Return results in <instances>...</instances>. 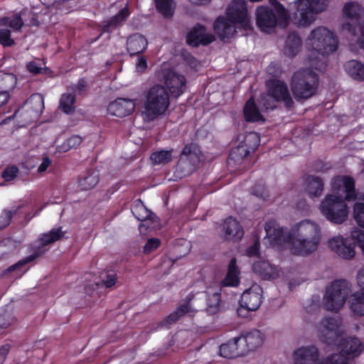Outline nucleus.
Instances as JSON below:
<instances>
[{
	"label": "nucleus",
	"instance_id": "5fc2aeb1",
	"mask_svg": "<svg viewBox=\"0 0 364 364\" xmlns=\"http://www.w3.org/2000/svg\"><path fill=\"white\" fill-rule=\"evenodd\" d=\"M2 81V88H6L7 83H13L14 82V77L12 75L5 74L0 75Z\"/></svg>",
	"mask_w": 364,
	"mask_h": 364
},
{
	"label": "nucleus",
	"instance_id": "f03ea898",
	"mask_svg": "<svg viewBox=\"0 0 364 364\" xmlns=\"http://www.w3.org/2000/svg\"><path fill=\"white\" fill-rule=\"evenodd\" d=\"M266 240L277 250L288 249L293 254L308 255L316 250L320 242V228L316 223L304 220L287 232L274 220L264 226Z\"/></svg>",
	"mask_w": 364,
	"mask_h": 364
},
{
	"label": "nucleus",
	"instance_id": "a211bd4d",
	"mask_svg": "<svg viewBox=\"0 0 364 364\" xmlns=\"http://www.w3.org/2000/svg\"><path fill=\"white\" fill-rule=\"evenodd\" d=\"M245 141V145L238 146L231 151L228 158L229 163L230 161H239L254 151L259 144V136L256 133H250L246 136Z\"/></svg>",
	"mask_w": 364,
	"mask_h": 364
},
{
	"label": "nucleus",
	"instance_id": "338daca9",
	"mask_svg": "<svg viewBox=\"0 0 364 364\" xmlns=\"http://www.w3.org/2000/svg\"><path fill=\"white\" fill-rule=\"evenodd\" d=\"M259 187L261 188V189H262V190H263V189H264V187H263V186H259Z\"/></svg>",
	"mask_w": 364,
	"mask_h": 364
},
{
	"label": "nucleus",
	"instance_id": "2f4dec72",
	"mask_svg": "<svg viewBox=\"0 0 364 364\" xmlns=\"http://www.w3.org/2000/svg\"><path fill=\"white\" fill-rule=\"evenodd\" d=\"M301 47V38L295 33L289 34L286 41L284 53L290 57H294L299 53Z\"/></svg>",
	"mask_w": 364,
	"mask_h": 364
},
{
	"label": "nucleus",
	"instance_id": "774afa93",
	"mask_svg": "<svg viewBox=\"0 0 364 364\" xmlns=\"http://www.w3.org/2000/svg\"><path fill=\"white\" fill-rule=\"evenodd\" d=\"M2 257H3V255H1L0 256V259H1Z\"/></svg>",
	"mask_w": 364,
	"mask_h": 364
},
{
	"label": "nucleus",
	"instance_id": "8fccbe9b",
	"mask_svg": "<svg viewBox=\"0 0 364 364\" xmlns=\"http://www.w3.org/2000/svg\"><path fill=\"white\" fill-rule=\"evenodd\" d=\"M59 108L65 113H68V95L64 94L60 100Z\"/></svg>",
	"mask_w": 364,
	"mask_h": 364
},
{
	"label": "nucleus",
	"instance_id": "4be33fe9",
	"mask_svg": "<svg viewBox=\"0 0 364 364\" xmlns=\"http://www.w3.org/2000/svg\"><path fill=\"white\" fill-rule=\"evenodd\" d=\"M215 41V36L206 32L202 26H196L188 33L187 43L192 46H198L200 44L208 45Z\"/></svg>",
	"mask_w": 364,
	"mask_h": 364
},
{
	"label": "nucleus",
	"instance_id": "6ab92c4d",
	"mask_svg": "<svg viewBox=\"0 0 364 364\" xmlns=\"http://www.w3.org/2000/svg\"><path fill=\"white\" fill-rule=\"evenodd\" d=\"M26 123L37 119L44 109V99L41 94H34L26 102Z\"/></svg>",
	"mask_w": 364,
	"mask_h": 364
},
{
	"label": "nucleus",
	"instance_id": "c756f323",
	"mask_svg": "<svg viewBox=\"0 0 364 364\" xmlns=\"http://www.w3.org/2000/svg\"><path fill=\"white\" fill-rule=\"evenodd\" d=\"M132 212L139 220L144 222L140 228L149 226V220H152V213L144 205L141 200L134 203L132 208Z\"/></svg>",
	"mask_w": 364,
	"mask_h": 364
},
{
	"label": "nucleus",
	"instance_id": "c03bdc74",
	"mask_svg": "<svg viewBox=\"0 0 364 364\" xmlns=\"http://www.w3.org/2000/svg\"><path fill=\"white\" fill-rule=\"evenodd\" d=\"M161 244V241L158 238L149 239L144 247V251L146 254H149L156 250Z\"/></svg>",
	"mask_w": 364,
	"mask_h": 364
},
{
	"label": "nucleus",
	"instance_id": "864d4df0",
	"mask_svg": "<svg viewBox=\"0 0 364 364\" xmlns=\"http://www.w3.org/2000/svg\"><path fill=\"white\" fill-rule=\"evenodd\" d=\"M82 137L79 135H73L70 137V149L76 148L82 143Z\"/></svg>",
	"mask_w": 364,
	"mask_h": 364
},
{
	"label": "nucleus",
	"instance_id": "680f3d73",
	"mask_svg": "<svg viewBox=\"0 0 364 364\" xmlns=\"http://www.w3.org/2000/svg\"><path fill=\"white\" fill-rule=\"evenodd\" d=\"M191 3L197 4V5H202L205 4L210 1V0H188Z\"/></svg>",
	"mask_w": 364,
	"mask_h": 364
},
{
	"label": "nucleus",
	"instance_id": "2eb2a0df",
	"mask_svg": "<svg viewBox=\"0 0 364 364\" xmlns=\"http://www.w3.org/2000/svg\"><path fill=\"white\" fill-rule=\"evenodd\" d=\"M86 283L85 284V294L94 298L98 297L97 291L100 288L113 287L117 282V274L114 272L106 273L100 279L97 277L87 275L86 277Z\"/></svg>",
	"mask_w": 364,
	"mask_h": 364
},
{
	"label": "nucleus",
	"instance_id": "f704fd0d",
	"mask_svg": "<svg viewBox=\"0 0 364 364\" xmlns=\"http://www.w3.org/2000/svg\"><path fill=\"white\" fill-rule=\"evenodd\" d=\"M172 152L173 149L155 151L151 155L150 159L154 165L166 164L171 161Z\"/></svg>",
	"mask_w": 364,
	"mask_h": 364
},
{
	"label": "nucleus",
	"instance_id": "aec40b11",
	"mask_svg": "<svg viewBox=\"0 0 364 364\" xmlns=\"http://www.w3.org/2000/svg\"><path fill=\"white\" fill-rule=\"evenodd\" d=\"M136 107L134 100L126 98H119L111 102L107 107V112L119 117H124L131 114Z\"/></svg>",
	"mask_w": 364,
	"mask_h": 364
},
{
	"label": "nucleus",
	"instance_id": "72a5a7b5",
	"mask_svg": "<svg viewBox=\"0 0 364 364\" xmlns=\"http://www.w3.org/2000/svg\"><path fill=\"white\" fill-rule=\"evenodd\" d=\"M306 191L311 196H320L323 191L322 181L316 176H308L306 180Z\"/></svg>",
	"mask_w": 364,
	"mask_h": 364
},
{
	"label": "nucleus",
	"instance_id": "603ef678",
	"mask_svg": "<svg viewBox=\"0 0 364 364\" xmlns=\"http://www.w3.org/2000/svg\"><path fill=\"white\" fill-rule=\"evenodd\" d=\"M10 350V346L6 344L0 348V364H3L6 360V355Z\"/></svg>",
	"mask_w": 364,
	"mask_h": 364
},
{
	"label": "nucleus",
	"instance_id": "f257e3e1",
	"mask_svg": "<svg viewBox=\"0 0 364 364\" xmlns=\"http://www.w3.org/2000/svg\"><path fill=\"white\" fill-rule=\"evenodd\" d=\"M318 339L327 345H336L341 353H333L318 360V349L314 346H302L293 353L294 364H349L348 360L360 354L363 346L357 338H341V319L339 316L325 317L317 325Z\"/></svg>",
	"mask_w": 364,
	"mask_h": 364
},
{
	"label": "nucleus",
	"instance_id": "e2e57ef3",
	"mask_svg": "<svg viewBox=\"0 0 364 364\" xmlns=\"http://www.w3.org/2000/svg\"><path fill=\"white\" fill-rule=\"evenodd\" d=\"M254 194H255V195H256V196H257L263 197V194H262V192H261V193H259V192H258V191H254Z\"/></svg>",
	"mask_w": 364,
	"mask_h": 364
},
{
	"label": "nucleus",
	"instance_id": "13d9d810",
	"mask_svg": "<svg viewBox=\"0 0 364 364\" xmlns=\"http://www.w3.org/2000/svg\"><path fill=\"white\" fill-rule=\"evenodd\" d=\"M11 324V321L6 315L0 314V329L6 328Z\"/></svg>",
	"mask_w": 364,
	"mask_h": 364
},
{
	"label": "nucleus",
	"instance_id": "ddd939ff",
	"mask_svg": "<svg viewBox=\"0 0 364 364\" xmlns=\"http://www.w3.org/2000/svg\"><path fill=\"white\" fill-rule=\"evenodd\" d=\"M202 159L200 149L196 144L186 145L176 166L175 172L176 176L182 178L189 175L200 165Z\"/></svg>",
	"mask_w": 364,
	"mask_h": 364
},
{
	"label": "nucleus",
	"instance_id": "6e6d98bb",
	"mask_svg": "<svg viewBox=\"0 0 364 364\" xmlns=\"http://www.w3.org/2000/svg\"><path fill=\"white\" fill-rule=\"evenodd\" d=\"M27 69L29 70V72L33 74L39 73L42 70V68L39 67L35 62L28 63L27 64Z\"/></svg>",
	"mask_w": 364,
	"mask_h": 364
},
{
	"label": "nucleus",
	"instance_id": "6e6552de",
	"mask_svg": "<svg viewBox=\"0 0 364 364\" xmlns=\"http://www.w3.org/2000/svg\"><path fill=\"white\" fill-rule=\"evenodd\" d=\"M362 6L357 1L346 2L342 9V32L355 36V25L359 26L360 37L358 38L360 47L364 51V18H360Z\"/></svg>",
	"mask_w": 364,
	"mask_h": 364
},
{
	"label": "nucleus",
	"instance_id": "3c124183",
	"mask_svg": "<svg viewBox=\"0 0 364 364\" xmlns=\"http://www.w3.org/2000/svg\"><path fill=\"white\" fill-rule=\"evenodd\" d=\"M259 242H255L253 245L249 247L246 250V254L249 257H253L258 255L259 252Z\"/></svg>",
	"mask_w": 364,
	"mask_h": 364
},
{
	"label": "nucleus",
	"instance_id": "c85d7f7f",
	"mask_svg": "<svg viewBox=\"0 0 364 364\" xmlns=\"http://www.w3.org/2000/svg\"><path fill=\"white\" fill-rule=\"evenodd\" d=\"M344 68L348 75L354 80L364 81V64L355 60L348 61Z\"/></svg>",
	"mask_w": 364,
	"mask_h": 364
},
{
	"label": "nucleus",
	"instance_id": "4468645a",
	"mask_svg": "<svg viewBox=\"0 0 364 364\" xmlns=\"http://www.w3.org/2000/svg\"><path fill=\"white\" fill-rule=\"evenodd\" d=\"M65 230L63 231L61 228H54L47 233L42 234L33 243V249L36 252L19 261L14 265L11 266L9 268V270L14 271L18 267L23 266L28 262L34 260L44 252V250H41L43 247L59 240L65 235Z\"/></svg>",
	"mask_w": 364,
	"mask_h": 364
},
{
	"label": "nucleus",
	"instance_id": "a18cd8bd",
	"mask_svg": "<svg viewBox=\"0 0 364 364\" xmlns=\"http://www.w3.org/2000/svg\"><path fill=\"white\" fill-rule=\"evenodd\" d=\"M351 237L353 240L357 241L364 254V231L356 228L351 232Z\"/></svg>",
	"mask_w": 364,
	"mask_h": 364
},
{
	"label": "nucleus",
	"instance_id": "ea45409f",
	"mask_svg": "<svg viewBox=\"0 0 364 364\" xmlns=\"http://www.w3.org/2000/svg\"><path fill=\"white\" fill-rule=\"evenodd\" d=\"M220 301V294L214 293L207 299V309L208 314H213L218 311Z\"/></svg>",
	"mask_w": 364,
	"mask_h": 364
},
{
	"label": "nucleus",
	"instance_id": "423d86ee",
	"mask_svg": "<svg viewBox=\"0 0 364 364\" xmlns=\"http://www.w3.org/2000/svg\"><path fill=\"white\" fill-rule=\"evenodd\" d=\"M258 27L265 33H269L277 25L285 27L288 23L286 9L277 0H271L269 6H260L256 11Z\"/></svg>",
	"mask_w": 364,
	"mask_h": 364
},
{
	"label": "nucleus",
	"instance_id": "c9c22d12",
	"mask_svg": "<svg viewBox=\"0 0 364 364\" xmlns=\"http://www.w3.org/2000/svg\"><path fill=\"white\" fill-rule=\"evenodd\" d=\"M350 309L356 314L364 315V291L354 294L350 300Z\"/></svg>",
	"mask_w": 364,
	"mask_h": 364
},
{
	"label": "nucleus",
	"instance_id": "de8ad7c7",
	"mask_svg": "<svg viewBox=\"0 0 364 364\" xmlns=\"http://www.w3.org/2000/svg\"><path fill=\"white\" fill-rule=\"evenodd\" d=\"M51 164H52L51 159L45 155L43 156L42 162L38 166L37 171L39 173H44L51 166Z\"/></svg>",
	"mask_w": 364,
	"mask_h": 364
},
{
	"label": "nucleus",
	"instance_id": "dca6fc26",
	"mask_svg": "<svg viewBox=\"0 0 364 364\" xmlns=\"http://www.w3.org/2000/svg\"><path fill=\"white\" fill-rule=\"evenodd\" d=\"M329 249L339 257L351 259L355 255V245L341 235L333 236L328 241Z\"/></svg>",
	"mask_w": 364,
	"mask_h": 364
},
{
	"label": "nucleus",
	"instance_id": "f8f14e48",
	"mask_svg": "<svg viewBox=\"0 0 364 364\" xmlns=\"http://www.w3.org/2000/svg\"><path fill=\"white\" fill-rule=\"evenodd\" d=\"M350 293L348 284L346 280L333 282L326 289L323 305L328 311H337L344 305Z\"/></svg>",
	"mask_w": 364,
	"mask_h": 364
},
{
	"label": "nucleus",
	"instance_id": "bb28decb",
	"mask_svg": "<svg viewBox=\"0 0 364 364\" xmlns=\"http://www.w3.org/2000/svg\"><path fill=\"white\" fill-rule=\"evenodd\" d=\"M148 46L146 38L139 33L130 36L127 41V48L131 55L144 52Z\"/></svg>",
	"mask_w": 364,
	"mask_h": 364
},
{
	"label": "nucleus",
	"instance_id": "69168bd1",
	"mask_svg": "<svg viewBox=\"0 0 364 364\" xmlns=\"http://www.w3.org/2000/svg\"><path fill=\"white\" fill-rule=\"evenodd\" d=\"M201 296H201L200 298H203H203H205V294L204 293H202V294H201Z\"/></svg>",
	"mask_w": 364,
	"mask_h": 364
},
{
	"label": "nucleus",
	"instance_id": "a19ab883",
	"mask_svg": "<svg viewBox=\"0 0 364 364\" xmlns=\"http://www.w3.org/2000/svg\"><path fill=\"white\" fill-rule=\"evenodd\" d=\"M21 206H18L12 208V210H4L0 216V230L8 226L11 222L12 216L16 213L18 208Z\"/></svg>",
	"mask_w": 364,
	"mask_h": 364
},
{
	"label": "nucleus",
	"instance_id": "5701e85b",
	"mask_svg": "<svg viewBox=\"0 0 364 364\" xmlns=\"http://www.w3.org/2000/svg\"><path fill=\"white\" fill-rule=\"evenodd\" d=\"M239 341L245 354L261 346L263 343V336L260 331H253L245 336H239Z\"/></svg>",
	"mask_w": 364,
	"mask_h": 364
},
{
	"label": "nucleus",
	"instance_id": "7ed1b4c3",
	"mask_svg": "<svg viewBox=\"0 0 364 364\" xmlns=\"http://www.w3.org/2000/svg\"><path fill=\"white\" fill-rule=\"evenodd\" d=\"M333 193L326 196L319 209L326 218L335 224L343 223L348 218V210L346 200L357 198L353 178L339 176L332 182Z\"/></svg>",
	"mask_w": 364,
	"mask_h": 364
},
{
	"label": "nucleus",
	"instance_id": "412c9836",
	"mask_svg": "<svg viewBox=\"0 0 364 364\" xmlns=\"http://www.w3.org/2000/svg\"><path fill=\"white\" fill-rule=\"evenodd\" d=\"M253 272L262 279L272 280L277 279L281 275V270L275 265L271 264L269 262L259 260L252 265Z\"/></svg>",
	"mask_w": 364,
	"mask_h": 364
},
{
	"label": "nucleus",
	"instance_id": "0eeeda50",
	"mask_svg": "<svg viewBox=\"0 0 364 364\" xmlns=\"http://www.w3.org/2000/svg\"><path fill=\"white\" fill-rule=\"evenodd\" d=\"M306 65L308 68L299 70L292 76L291 88L296 100H306L312 97L318 87V75L313 70L315 68Z\"/></svg>",
	"mask_w": 364,
	"mask_h": 364
},
{
	"label": "nucleus",
	"instance_id": "393cba45",
	"mask_svg": "<svg viewBox=\"0 0 364 364\" xmlns=\"http://www.w3.org/2000/svg\"><path fill=\"white\" fill-rule=\"evenodd\" d=\"M222 230L226 240H238L243 236V230L239 222L229 217L223 222Z\"/></svg>",
	"mask_w": 364,
	"mask_h": 364
},
{
	"label": "nucleus",
	"instance_id": "e433bc0d",
	"mask_svg": "<svg viewBox=\"0 0 364 364\" xmlns=\"http://www.w3.org/2000/svg\"><path fill=\"white\" fill-rule=\"evenodd\" d=\"M156 9L166 17L173 15L175 9L173 0H154Z\"/></svg>",
	"mask_w": 364,
	"mask_h": 364
},
{
	"label": "nucleus",
	"instance_id": "052dcab7",
	"mask_svg": "<svg viewBox=\"0 0 364 364\" xmlns=\"http://www.w3.org/2000/svg\"><path fill=\"white\" fill-rule=\"evenodd\" d=\"M85 86H86L85 81L84 80H81L78 82L77 87H76V88L73 87L72 89L74 90L75 92L80 93L82 91L83 88L85 87Z\"/></svg>",
	"mask_w": 364,
	"mask_h": 364
},
{
	"label": "nucleus",
	"instance_id": "4d7b16f0",
	"mask_svg": "<svg viewBox=\"0 0 364 364\" xmlns=\"http://www.w3.org/2000/svg\"><path fill=\"white\" fill-rule=\"evenodd\" d=\"M344 35H346L347 36V38H350V46H354V43L356 44L358 46V48H360V49H362L360 47V45L358 42V38L360 37V34L359 36L357 35L356 32L355 31V36H352L351 35H350L349 33H346V32H343ZM351 49H354L353 47H351Z\"/></svg>",
	"mask_w": 364,
	"mask_h": 364
},
{
	"label": "nucleus",
	"instance_id": "4c0bfd02",
	"mask_svg": "<svg viewBox=\"0 0 364 364\" xmlns=\"http://www.w3.org/2000/svg\"><path fill=\"white\" fill-rule=\"evenodd\" d=\"M23 26V21L19 15L12 17H4L0 18V27L9 26L14 31H19Z\"/></svg>",
	"mask_w": 364,
	"mask_h": 364
},
{
	"label": "nucleus",
	"instance_id": "a878e982",
	"mask_svg": "<svg viewBox=\"0 0 364 364\" xmlns=\"http://www.w3.org/2000/svg\"><path fill=\"white\" fill-rule=\"evenodd\" d=\"M219 353L224 358H233L244 355V350L239 341V337H235L222 344L220 346Z\"/></svg>",
	"mask_w": 364,
	"mask_h": 364
},
{
	"label": "nucleus",
	"instance_id": "473e14b6",
	"mask_svg": "<svg viewBox=\"0 0 364 364\" xmlns=\"http://www.w3.org/2000/svg\"><path fill=\"white\" fill-rule=\"evenodd\" d=\"M244 114L246 120L248 122L264 121V118L257 109L252 98L246 102L244 108Z\"/></svg>",
	"mask_w": 364,
	"mask_h": 364
},
{
	"label": "nucleus",
	"instance_id": "20e7f679",
	"mask_svg": "<svg viewBox=\"0 0 364 364\" xmlns=\"http://www.w3.org/2000/svg\"><path fill=\"white\" fill-rule=\"evenodd\" d=\"M338 47V38L331 31L323 26L313 29L305 41L308 52L305 64L315 70H324L326 57L336 52Z\"/></svg>",
	"mask_w": 364,
	"mask_h": 364
},
{
	"label": "nucleus",
	"instance_id": "f3484780",
	"mask_svg": "<svg viewBox=\"0 0 364 364\" xmlns=\"http://www.w3.org/2000/svg\"><path fill=\"white\" fill-rule=\"evenodd\" d=\"M262 289L258 284H253L245 291L240 299V307L248 311L257 310L262 302Z\"/></svg>",
	"mask_w": 364,
	"mask_h": 364
},
{
	"label": "nucleus",
	"instance_id": "b1692460",
	"mask_svg": "<svg viewBox=\"0 0 364 364\" xmlns=\"http://www.w3.org/2000/svg\"><path fill=\"white\" fill-rule=\"evenodd\" d=\"M193 294L188 295L186 297L184 303L181 304L174 312L167 316L164 321L165 325H168L176 321L181 316L184 314H188L190 316L194 315L195 312L196 311V309L195 306H193L191 304V301L193 299Z\"/></svg>",
	"mask_w": 364,
	"mask_h": 364
},
{
	"label": "nucleus",
	"instance_id": "39448f33",
	"mask_svg": "<svg viewBox=\"0 0 364 364\" xmlns=\"http://www.w3.org/2000/svg\"><path fill=\"white\" fill-rule=\"evenodd\" d=\"M170 105L169 95L164 87L156 84L144 94L143 114L148 121H153L164 114Z\"/></svg>",
	"mask_w": 364,
	"mask_h": 364
},
{
	"label": "nucleus",
	"instance_id": "7c9ffc66",
	"mask_svg": "<svg viewBox=\"0 0 364 364\" xmlns=\"http://www.w3.org/2000/svg\"><path fill=\"white\" fill-rule=\"evenodd\" d=\"M239 270L236 266V259L232 258L229 264L228 273L222 281L224 287H237L239 284Z\"/></svg>",
	"mask_w": 364,
	"mask_h": 364
},
{
	"label": "nucleus",
	"instance_id": "37998d69",
	"mask_svg": "<svg viewBox=\"0 0 364 364\" xmlns=\"http://www.w3.org/2000/svg\"><path fill=\"white\" fill-rule=\"evenodd\" d=\"M0 44L4 46H11L14 44L11 37V31L6 28H0Z\"/></svg>",
	"mask_w": 364,
	"mask_h": 364
},
{
	"label": "nucleus",
	"instance_id": "58836bf2",
	"mask_svg": "<svg viewBox=\"0 0 364 364\" xmlns=\"http://www.w3.org/2000/svg\"><path fill=\"white\" fill-rule=\"evenodd\" d=\"M98 183V175L92 172L87 176L80 178L79 186L82 190H90Z\"/></svg>",
	"mask_w": 364,
	"mask_h": 364
},
{
	"label": "nucleus",
	"instance_id": "0e129e2a",
	"mask_svg": "<svg viewBox=\"0 0 364 364\" xmlns=\"http://www.w3.org/2000/svg\"><path fill=\"white\" fill-rule=\"evenodd\" d=\"M69 112H70V116L74 114V111L72 110V108L70 106Z\"/></svg>",
	"mask_w": 364,
	"mask_h": 364
},
{
	"label": "nucleus",
	"instance_id": "1a4fd4ad",
	"mask_svg": "<svg viewBox=\"0 0 364 364\" xmlns=\"http://www.w3.org/2000/svg\"><path fill=\"white\" fill-rule=\"evenodd\" d=\"M329 0H298L294 3L296 11L294 14V23L298 26H308L316 19V16L324 11Z\"/></svg>",
	"mask_w": 364,
	"mask_h": 364
},
{
	"label": "nucleus",
	"instance_id": "bf43d9fd",
	"mask_svg": "<svg viewBox=\"0 0 364 364\" xmlns=\"http://www.w3.org/2000/svg\"><path fill=\"white\" fill-rule=\"evenodd\" d=\"M9 99V94L7 90L0 91V107L7 103Z\"/></svg>",
	"mask_w": 364,
	"mask_h": 364
},
{
	"label": "nucleus",
	"instance_id": "49530a36",
	"mask_svg": "<svg viewBox=\"0 0 364 364\" xmlns=\"http://www.w3.org/2000/svg\"><path fill=\"white\" fill-rule=\"evenodd\" d=\"M18 172V169L16 166H11L6 168L2 173V177L5 179V181H10L16 178L17 173Z\"/></svg>",
	"mask_w": 364,
	"mask_h": 364
},
{
	"label": "nucleus",
	"instance_id": "9b49d317",
	"mask_svg": "<svg viewBox=\"0 0 364 364\" xmlns=\"http://www.w3.org/2000/svg\"><path fill=\"white\" fill-rule=\"evenodd\" d=\"M155 77L159 82H163L174 97L180 96L185 91L186 77L173 70L168 63L161 64V67L155 72Z\"/></svg>",
	"mask_w": 364,
	"mask_h": 364
},
{
	"label": "nucleus",
	"instance_id": "9d476101",
	"mask_svg": "<svg viewBox=\"0 0 364 364\" xmlns=\"http://www.w3.org/2000/svg\"><path fill=\"white\" fill-rule=\"evenodd\" d=\"M267 87V94L262 96L259 101L262 110L274 108V102L279 101L284 102L287 107L292 105L293 100L284 82L277 79L270 80Z\"/></svg>",
	"mask_w": 364,
	"mask_h": 364
},
{
	"label": "nucleus",
	"instance_id": "09e8293b",
	"mask_svg": "<svg viewBox=\"0 0 364 364\" xmlns=\"http://www.w3.org/2000/svg\"><path fill=\"white\" fill-rule=\"evenodd\" d=\"M147 68L146 59L142 56H139L137 58L136 69L138 72H144Z\"/></svg>",
	"mask_w": 364,
	"mask_h": 364
},
{
	"label": "nucleus",
	"instance_id": "79ce46f5",
	"mask_svg": "<svg viewBox=\"0 0 364 364\" xmlns=\"http://www.w3.org/2000/svg\"><path fill=\"white\" fill-rule=\"evenodd\" d=\"M353 215L355 221L364 228V203H356L353 206Z\"/></svg>",
	"mask_w": 364,
	"mask_h": 364
},
{
	"label": "nucleus",
	"instance_id": "cd10ccee",
	"mask_svg": "<svg viewBox=\"0 0 364 364\" xmlns=\"http://www.w3.org/2000/svg\"><path fill=\"white\" fill-rule=\"evenodd\" d=\"M129 16L128 4L124 3L120 11L110 19H109L104 25L105 31L111 32L117 26L122 25Z\"/></svg>",
	"mask_w": 364,
	"mask_h": 364
}]
</instances>
